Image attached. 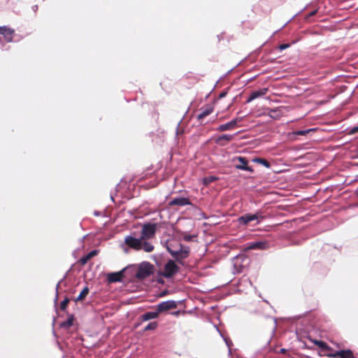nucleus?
Returning <instances> with one entry per match:
<instances>
[{"instance_id":"nucleus-1","label":"nucleus","mask_w":358,"mask_h":358,"mask_svg":"<svg viewBox=\"0 0 358 358\" xmlns=\"http://www.w3.org/2000/svg\"><path fill=\"white\" fill-rule=\"evenodd\" d=\"M124 243L130 248L135 250H143L146 252H151L154 250V245L152 243L144 241L141 236L140 238H136L133 235L127 236L124 238Z\"/></svg>"},{"instance_id":"nucleus-2","label":"nucleus","mask_w":358,"mask_h":358,"mask_svg":"<svg viewBox=\"0 0 358 358\" xmlns=\"http://www.w3.org/2000/svg\"><path fill=\"white\" fill-rule=\"evenodd\" d=\"M176 244L174 247L172 243H166V249L171 253L173 257L177 261L180 262L187 258L189 255V250L187 246L182 245L176 241H173Z\"/></svg>"},{"instance_id":"nucleus-3","label":"nucleus","mask_w":358,"mask_h":358,"mask_svg":"<svg viewBox=\"0 0 358 358\" xmlns=\"http://www.w3.org/2000/svg\"><path fill=\"white\" fill-rule=\"evenodd\" d=\"M152 273L153 266L150 263L143 262L140 264L135 275L136 278L143 280L150 276Z\"/></svg>"},{"instance_id":"nucleus-4","label":"nucleus","mask_w":358,"mask_h":358,"mask_svg":"<svg viewBox=\"0 0 358 358\" xmlns=\"http://www.w3.org/2000/svg\"><path fill=\"white\" fill-rule=\"evenodd\" d=\"M157 224L146 223L142 226L141 237L144 241L152 238L155 236Z\"/></svg>"},{"instance_id":"nucleus-5","label":"nucleus","mask_w":358,"mask_h":358,"mask_svg":"<svg viewBox=\"0 0 358 358\" xmlns=\"http://www.w3.org/2000/svg\"><path fill=\"white\" fill-rule=\"evenodd\" d=\"M178 266L173 260H169L164 266L162 275L165 278H170L178 273Z\"/></svg>"},{"instance_id":"nucleus-6","label":"nucleus","mask_w":358,"mask_h":358,"mask_svg":"<svg viewBox=\"0 0 358 358\" xmlns=\"http://www.w3.org/2000/svg\"><path fill=\"white\" fill-rule=\"evenodd\" d=\"M260 218L262 219V218H263V217L259 213L246 214L245 215L240 217L238 219V221L241 224L246 225L249 222H250L252 221H255V220H257V223H259V219H260Z\"/></svg>"},{"instance_id":"nucleus-7","label":"nucleus","mask_w":358,"mask_h":358,"mask_svg":"<svg viewBox=\"0 0 358 358\" xmlns=\"http://www.w3.org/2000/svg\"><path fill=\"white\" fill-rule=\"evenodd\" d=\"M177 307V303L174 301H166L162 302L157 305V310L159 313L169 310L174 309Z\"/></svg>"},{"instance_id":"nucleus-8","label":"nucleus","mask_w":358,"mask_h":358,"mask_svg":"<svg viewBox=\"0 0 358 358\" xmlns=\"http://www.w3.org/2000/svg\"><path fill=\"white\" fill-rule=\"evenodd\" d=\"M241 120H242L241 117L234 119L231 121L228 122L227 123L221 124L217 128V130L219 131H227V130L233 129H234L236 127V126L238 124V122H240Z\"/></svg>"},{"instance_id":"nucleus-9","label":"nucleus","mask_w":358,"mask_h":358,"mask_svg":"<svg viewBox=\"0 0 358 358\" xmlns=\"http://www.w3.org/2000/svg\"><path fill=\"white\" fill-rule=\"evenodd\" d=\"M14 30L6 27H0V34L2 35L6 42L13 40Z\"/></svg>"},{"instance_id":"nucleus-10","label":"nucleus","mask_w":358,"mask_h":358,"mask_svg":"<svg viewBox=\"0 0 358 358\" xmlns=\"http://www.w3.org/2000/svg\"><path fill=\"white\" fill-rule=\"evenodd\" d=\"M235 160H237L240 162L239 164H236L235 166V167L237 169H240V170H244V171H250V172H252L253 171V169L248 166V162L246 160V159L245 157H236Z\"/></svg>"},{"instance_id":"nucleus-11","label":"nucleus","mask_w":358,"mask_h":358,"mask_svg":"<svg viewBox=\"0 0 358 358\" xmlns=\"http://www.w3.org/2000/svg\"><path fill=\"white\" fill-rule=\"evenodd\" d=\"M267 92H268L267 88H262L259 90L252 92L250 94V97L247 100V102L249 103L258 97L265 95L267 93Z\"/></svg>"},{"instance_id":"nucleus-12","label":"nucleus","mask_w":358,"mask_h":358,"mask_svg":"<svg viewBox=\"0 0 358 358\" xmlns=\"http://www.w3.org/2000/svg\"><path fill=\"white\" fill-rule=\"evenodd\" d=\"M267 248H268V243L266 242L258 241V242L250 243L248 245L247 249H248V250H257V249L264 250Z\"/></svg>"},{"instance_id":"nucleus-13","label":"nucleus","mask_w":358,"mask_h":358,"mask_svg":"<svg viewBox=\"0 0 358 358\" xmlns=\"http://www.w3.org/2000/svg\"><path fill=\"white\" fill-rule=\"evenodd\" d=\"M189 203H189L188 199L185 198V197L175 198L170 202L171 206H186Z\"/></svg>"},{"instance_id":"nucleus-14","label":"nucleus","mask_w":358,"mask_h":358,"mask_svg":"<svg viewBox=\"0 0 358 358\" xmlns=\"http://www.w3.org/2000/svg\"><path fill=\"white\" fill-rule=\"evenodd\" d=\"M122 271L110 273L108 274L107 279L110 282H120L122 280Z\"/></svg>"},{"instance_id":"nucleus-15","label":"nucleus","mask_w":358,"mask_h":358,"mask_svg":"<svg viewBox=\"0 0 358 358\" xmlns=\"http://www.w3.org/2000/svg\"><path fill=\"white\" fill-rule=\"evenodd\" d=\"M213 111V108L211 106H208L205 108L201 109V112L198 115V120H201L205 117L208 116L210 113H212Z\"/></svg>"},{"instance_id":"nucleus-16","label":"nucleus","mask_w":358,"mask_h":358,"mask_svg":"<svg viewBox=\"0 0 358 358\" xmlns=\"http://www.w3.org/2000/svg\"><path fill=\"white\" fill-rule=\"evenodd\" d=\"M159 312L157 310V311L153 312H148L142 315V320L143 321H148L152 319H155L159 315Z\"/></svg>"},{"instance_id":"nucleus-17","label":"nucleus","mask_w":358,"mask_h":358,"mask_svg":"<svg viewBox=\"0 0 358 358\" xmlns=\"http://www.w3.org/2000/svg\"><path fill=\"white\" fill-rule=\"evenodd\" d=\"M234 135L231 134H224L220 136L217 140L216 143L220 144L221 145H224V143H222L223 141H230L233 140Z\"/></svg>"},{"instance_id":"nucleus-18","label":"nucleus","mask_w":358,"mask_h":358,"mask_svg":"<svg viewBox=\"0 0 358 358\" xmlns=\"http://www.w3.org/2000/svg\"><path fill=\"white\" fill-rule=\"evenodd\" d=\"M269 116L273 119H278L282 115V112L279 108L271 109L268 113Z\"/></svg>"},{"instance_id":"nucleus-19","label":"nucleus","mask_w":358,"mask_h":358,"mask_svg":"<svg viewBox=\"0 0 358 358\" xmlns=\"http://www.w3.org/2000/svg\"><path fill=\"white\" fill-rule=\"evenodd\" d=\"M252 161L255 163L262 164L263 166H264L266 168H270V166H271L270 163L268 162H267L266 159H262V158H255V159H253Z\"/></svg>"},{"instance_id":"nucleus-20","label":"nucleus","mask_w":358,"mask_h":358,"mask_svg":"<svg viewBox=\"0 0 358 358\" xmlns=\"http://www.w3.org/2000/svg\"><path fill=\"white\" fill-rule=\"evenodd\" d=\"M89 293V289L87 287H85L78 296L76 298V301H81L83 300Z\"/></svg>"},{"instance_id":"nucleus-21","label":"nucleus","mask_w":358,"mask_h":358,"mask_svg":"<svg viewBox=\"0 0 358 358\" xmlns=\"http://www.w3.org/2000/svg\"><path fill=\"white\" fill-rule=\"evenodd\" d=\"M341 358H353L352 353L350 351H342L339 353Z\"/></svg>"},{"instance_id":"nucleus-22","label":"nucleus","mask_w":358,"mask_h":358,"mask_svg":"<svg viewBox=\"0 0 358 358\" xmlns=\"http://www.w3.org/2000/svg\"><path fill=\"white\" fill-rule=\"evenodd\" d=\"M157 323L155 322L149 323L144 329L145 331L154 330L157 328Z\"/></svg>"},{"instance_id":"nucleus-23","label":"nucleus","mask_w":358,"mask_h":358,"mask_svg":"<svg viewBox=\"0 0 358 358\" xmlns=\"http://www.w3.org/2000/svg\"><path fill=\"white\" fill-rule=\"evenodd\" d=\"M215 180H217V178L215 176L206 177L203 179V183L206 185H208L212 182L215 181Z\"/></svg>"},{"instance_id":"nucleus-24","label":"nucleus","mask_w":358,"mask_h":358,"mask_svg":"<svg viewBox=\"0 0 358 358\" xmlns=\"http://www.w3.org/2000/svg\"><path fill=\"white\" fill-rule=\"evenodd\" d=\"M313 129L299 130L294 131V134L297 136H303L311 131Z\"/></svg>"},{"instance_id":"nucleus-25","label":"nucleus","mask_w":358,"mask_h":358,"mask_svg":"<svg viewBox=\"0 0 358 358\" xmlns=\"http://www.w3.org/2000/svg\"><path fill=\"white\" fill-rule=\"evenodd\" d=\"M97 253L96 250H93V251H91L90 253L87 254V259H90L92 258V257H94V255H96Z\"/></svg>"},{"instance_id":"nucleus-26","label":"nucleus","mask_w":358,"mask_h":358,"mask_svg":"<svg viewBox=\"0 0 358 358\" xmlns=\"http://www.w3.org/2000/svg\"><path fill=\"white\" fill-rule=\"evenodd\" d=\"M289 47V44H282L279 46L280 50H283Z\"/></svg>"},{"instance_id":"nucleus-27","label":"nucleus","mask_w":358,"mask_h":358,"mask_svg":"<svg viewBox=\"0 0 358 358\" xmlns=\"http://www.w3.org/2000/svg\"><path fill=\"white\" fill-rule=\"evenodd\" d=\"M315 343L320 348H324L325 347V343L322 341H315Z\"/></svg>"},{"instance_id":"nucleus-28","label":"nucleus","mask_w":358,"mask_h":358,"mask_svg":"<svg viewBox=\"0 0 358 358\" xmlns=\"http://www.w3.org/2000/svg\"><path fill=\"white\" fill-rule=\"evenodd\" d=\"M71 325H72V321L71 320H69L68 321H66V322L62 324V326H66V327H70Z\"/></svg>"},{"instance_id":"nucleus-29","label":"nucleus","mask_w":358,"mask_h":358,"mask_svg":"<svg viewBox=\"0 0 358 358\" xmlns=\"http://www.w3.org/2000/svg\"><path fill=\"white\" fill-rule=\"evenodd\" d=\"M68 301H69L67 299L64 300V301H62V303H61V308H63V309L65 308Z\"/></svg>"},{"instance_id":"nucleus-30","label":"nucleus","mask_w":358,"mask_h":358,"mask_svg":"<svg viewBox=\"0 0 358 358\" xmlns=\"http://www.w3.org/2000/svg\"><path fill=\"white\" fill-rule=\"evenodd\" d=\"M358 131V127H355L351 129V134H355Z\"/></svg>"},{"instance_id":"nucleus-31","label":"nucleus","mask_w":358,"mask_h":358,"mask_svg":"<svg viewBox=\"0 0 358 358\" xmlns=\"http://www.w3.org/2000/svg\"><path fill=\"white\" fill-rule=\"evenodd\" d=\"M90 259H87V256L81 259L82 263L85 264Z\"/></svg>"},{"instance_id":"nucleus-32","label":"nucleus","mask_w":358,"mask_h":358,"mask_svg":"<svg viewBox=\"0 0 358 358\" xmlns=\"http://www.w3.org/2000/svg\"><path fill=\"white\" fill-rule=\"evenodd\" d=\"M225 341H226L227 345L228 346H229V344L228 341H227V340H225Z\"/></svg>"},{"instance_id":"nucleus-33","label":"nucleus","mask_w":358,"mask_h":358,"mask_svg":"<svg viewBox=\"0 0 358 358\" xmlns=\"http://www.w3.org/2000/svg\"><path fill=\"white\" fill-rule=\"evenodd\" d=\"M281 351H282V352H284L285 349H282Z\"/></svg>"}]
</instances>
